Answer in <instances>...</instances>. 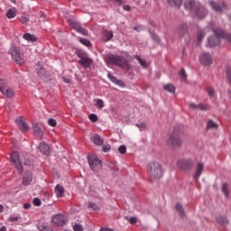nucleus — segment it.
Segmentation results:
<instances>
[{
	"label": "nucleus",
	"instance_id": "nucleus-34",
	"mask_svg": "<svg viewBox=\"0 0 231 231\" xmlns=\"http://www.w3.org/2000/svg\"><path fill=\"white\" fill-rule=\"evenodd\" d=\"M17 15V13L15 12V9H9L6 13L7 19H14Z\"/></svg>",
	"mask_w": 231,
	"mask_h": 231
},
{
	"label": "nucleus",
	"instance_id": "nucleus-59",
	"mask_svg": "<svg viewBox=\"0 0 231 231\" xmlns=\"http://www.w3.org/2000/svg\"><path fill=\"white\" fill-rule=\"evenodd\" d=\"M149 24L151 25L152 28H156V24H154V22L150 21Z\"/></svg>",
	"mask_w": 231,
	"mask_h": 231
},
{
	"label": "nucleus",
	"instance_id": "nucleus-62",
	"mask_svg": "<svg viewBox=\"0 0 231 231\" xmlns=\"http://www.w3.org/2000/svg\"><path fill=\"white\" fill-rule=\"evenodd\" d=\"M0 231H6V227H5V226H2V227L0 228Z\"/></svg>",
	"mask_w": 231,
	"mask_h": 231
},
{
	"label": "nucleus",
	"instance_id": "nucleus-8",
	"mask_svg": "<svg viewBox=\"0 0 231 231\" xmlns=\"http://www.w3.org/2000/svg\"><path fill=\"white\" fill-rule=\"evenodd\" d=\"M194 18L197 19V21H203L207 15H208V9L206 8L205 5L202 4L197 5V8L193 12Z\"/></svg>",
	"mask_w": 231,
	"mask_h": 231
},
{
	"label": "nucleus",
	"instance_id": "nucleus-35",
	"mask_svg": "<svg viewBox=\"0 0 231 231\" xmlns=\"http://www.w3.org/2000/svg\"><path fill=\"white\" fill-rule=\"evenodd\" d=\"M222 192L225 194L226 198H228V183L225 182L222 184Z\"/></svg>",
	"mask_w": 231,
	"mask_h": 231
},
{
	"label": "nucleus",
	"instance_id": "nucleus-29",
	"mask_svg": "<svg viewBox=\"0 0 231 231\" xmlns=\"http://www.w3.org/2000/svg\"><path fill=\"white\" fill-rule=\"evenodd\" d=\"M205 30L203 29H199L197 32V41L198 42H202L203 39H205Z\"/></svg>",
	"mask_w": 231,
	"mask_h": 231
},
{
	"label": "nucleus",
	"instance_id": "nucleus-44",
	"mask_svg": "<svg viewBox=\"0 0 231 231\" xmlns=\"http://www.w3.org/2000/svg\"><path fill=\"white\" fill-rule=\"evenodd\" d=\"M118 152H120V154H125V152H127V148L125 147V145H121L118 148Z\"/></svg>",
	"mask_w": 231,
	"mask_h": 231
},
{
	"label": "nucleus",
	"instance_id": "nucleus-32",
	"mask_svg": "<svg viewBox=\"0 0 231 231\" xmlns=\"http://www.w3.org/2000/svg\"><path fill=\"white\" fill-rule=\"evenodd\" d=\"M23 39H25V41H28L29 42H37V37H35L32 33L23 34Z\"/></svg>",
	"mask_w": 231,
	"mask_h": 231
},
{
	"label": "nucleus",
	"instance_id": "nucleus-5",
	"mask_svg": "<svg viewBox=\"0 0 231 231\" xmlns=\"http://www.w3.org/2000/svg\"><path fill=\"white\" fill-rule=\"evenodd\" d=\"M0 92L4 97H6V98H14V97H15V89L10 87L6 79H0Z\"/></svg>",
	"mask_w": 231,
	"mask_h": 231
},
{
	"label": "nucleus",
	"instance_id": "nucleus-26",
	"mask_svg": "<svg viewBox=\"0 0 231 231\" xmlns=\"http://www.w3.org/2000/svg\"><path fill=\"white\" fill-rule=\"evenodd\" d=\"M216 221L217 223H218V225H221L222 226H225V225H228L229 223L228 218L221 215L216 217Z\"/></svg>",
	"mask_w": 231,
	"mask_h": 231
},
{
	"label": "nucleus",
	"instance_id": "nucleus-56",
	"mask_svg": "<svg viewBox=\"0 0 231 231\" xmlns=\"http://www.w3.org/2000/svg\"><path fill=\"white\" fill-rule=\"evenodd\" d=\"M123 8H124V10H125L126 12H130V11H131V6H130V5H124Z\"/></svg>",
	"mask_w": 231,
	"mask_h": 231
},
{
	"label": "nucleus",
	"instance_id": "nucleus-45",
	"mask_svg": "<svg viewBox=\"0 0 231 231\" xmlns=\"http://www.w3.org/2000/svg\"><path fill=\"white\" fill-rule=\"evenodd\" d=\"M37 73L39 77L42 78L44 77V75H46V70L44 69V68H41L40 69L37 70Z\"/></svg>",
	"mask_w": 231,
	"mask_h": 231
},
{
	"label": "nucleus",
	"instance_id": "nucleus-24",
	"mask_svg": "<svg viewBox=\"0 0 231 231\" xmlns=\"http://www.w3.org/2000/svg\"><path fill=\"white\" fill-rule=\"evenodd\" d=\"M170 6H173L174 8H181V5H183V0H167Z\"/></svg>",
	"mask_w": 231,
	"mask_h": 231
},
{
	"label": "nucleus",
	"instance_id": "nucleus-16",
	"mask_svg": "<svg viewBox=\"0 0 231 231\" xmlns=\"http://www.w3.org/2000/svg\"><path fill=\"white\" fill-rule=\"evenodd\" d=\"M15 124L18 125L19 129L23 131V133H28V131H30V125H28L26 122L23 120L22 116L15 119Z\"/></svg>",
	"mask_w": 231,
	"mask_h": 231
},
{
	"label": "nucleus",
	"instance_id": "nucleus-51",
	"mask_svg": "<svg viewBox=\"0 0 231 231\" xmlns=\"http://www.w3.org/2000/svg\"><path fill=\"white\" fill-rule=\"evenodd\" d=\"M88 208H93L94 210H98V207H97V204L93 202L88 203Z\"/></svg>",
	"mask_w": 231,
	"mask_h": 231
},
{
	"label": "nucleus",
	"instance_id": "nucleus-64",
	"mask_svg": "<svg viewBox=\"0 0 231 231\" xmlns=\"http://www.w3.org/2000/svg\"><path fill=\"white\" fill-rule=\"evenodd\" d=\"M11 1V3H15V0H10Z\"/></svg>",
	"mask_w": 231,
	"mask_h": 231
},
{
	"label": "nucleus",
	"instance_id": "nucleus-53",
	"mask_svg": "<svg viewBox=\"0 0 231 231\" xmlns=\"http://www.w3.org/2000/svg\"><path fill=\"white\" fill-rule=\"evenodd\" d=\"M9 221H11L12 223L19 221V217H10Z\"/></svg>",
	"mask_w": 231,
	"mask_h": 231
},
{
	"label": "nucleus",
	"instance_id": "nucleus-23",
	"mask_svg": "<svg viewBox=\"0 0 231 231\" xmlns=\"http://www.w3.org/2000/svg\"><path fill=\"white\" fill-rule=\"evenodd\" d=\"M33 181V175L32 174V171H26L23 178V185H30Z\"/></svg>",
	"mask_w": 231,
	"mask_h": 231
},
{
	"label": "nucleus",
	"instance_id": "nucleus-14",
	"mask_svg": "<svg viewBox=\"0 0 231 231\" xmlns=\"http://www.w3.org/2000/svg\"><path fill=\"white\" fill-rule=\"evenodd\" d=\"M199 62L203 66H210L213 62L212 56L208 52H202L199 56Z\"/></svg>",
	"mask_w": 231,
	"mask_h": 231
},
{
	"label": "nucleus",
	"instance_id": "nucleus-30",
	"mask_svg": "<svg viewBox=\"0 0 231 231\" xmlns=\"http://www.w3.org/2000/svg\"><path fill=\"white\" fill-rule=\"evenodd\" d=\"M163 90L168 91V93H176V87L171 83L163 86Z\"/></svg>",
	"mask_w": 231,
	"mask_h": 231
},
{
	"label": "nucleus",
	"instance_id": "nucleus-15",
	"mask_svg": "<svg viewBox=\"0 0 231 231\" xmlns=\"http://www.w3.org/2000/svg\"><path fill=\"white\" fill-rule=\"evenodd\" d=\"M44 125L42 123H34L32 124V131L36 136L42 138L44 136Z\"/></svg>",
	"mask_w": 231,
	"mask_h": 231
},
{
	"label": "nucleus",
	"instance_id": "nucleus-55",
	"mask_svg": "<svg viewBox=\"0 0 231 231\" xmlns=\"http://www.w3.org/2000/svg\"><path fill=\"white\" fill-rule=\"evenodd\" d=\"M32 208V204L30 203L23 204V208H25V210H28V208Z\"/></svg>",
	"mask_w": 231,
	"mask_h": 231
},
{
	"label": "nucleus",
	"instance_id": "nucleus-4",
	"mask_svg": "<svg viewBox=\"0 0 231 231\" xmlns=\"http://www.w3.org/2000/svg\"><path fill=\"white\" fill-rule=\"evenodd\" d=\"M10 162L18 171L19 174H23V165H28V161H23V158L19 157L17 152H13L10 156Z\"/></svg>",
	"mask_w": 231,
	"mask_h": 231
},
{
	"label": "nucleus",
	"instance_id": "nucleus-41",
	"mask_svg": "<svg viewBox=\"0 0 231 231\" xmlns=\"http://www.w3.org/2000/svg\"><path fill=\"white\" fill-rule=\"evenodd\" d=\"M179 75L181 79H183V80H187V72L185 71V69H181Z\"/></svg>",
	"mask_w": 231,
	"mask_h": 231
},
{
	"label": "nucleus",
	"instance_id": "nucleus-1",
	"mask_svg": "<svg viewBox=\"0 0 231 231\" xmlns=\"http://www.w3.org/2000/svg\"><path fill=\"white\" fill-rule=\"evenodd\" d=\"M213 32L215 36H210L208 38V46L209 48H216V46H219V44H221V39H225L231 44L230 32H226L221 29H214Z\"/></svg>",
	"mask_w": 231,
	"mask_h": 231
},
{
	"label": "nucleus",
	"instance_id": "nucleus-43",
	"mask_svg": "<svg viewBox=\"0 0 231 231\" xmlns=\"http://www.w3.org/2000/svg\"><path fill=\"white\" fill-rule=\"evenodd\" d=\"M79 42L81 44H84V46H91V42H89L88 39H79Z\"/></svg>",
	"mask_w": 231,
	"mask_h": 231
},
{
	"label": "nucleus",
	"instance_id": "nucleus-18",
	"mask_svg": "<svg viewBox=\"0 0 231 231\" xmlns=\"http://www.w3.org/2000/svg\"><path fill=\"white\" fill-rule=\"evenodd\" d=\"M175 32L179 37H185V35L189 33V25H187V23L180 24L176 28Z\"/></svg>",
	"mask_w": 231,
	"mask_h": 231
},
{
	"label": "nucleus",
	"instance_id": "nucleus-40",
	"mask_svg": "<svg viewBox=\"0 0 231 231\" xmlns=\"http://www.w3.org/2000/svg\"><path fill=\"white\" fill-rule=\"evenodd\" d=\"M73 230L74 231H84V226L82 225L75 223L73 226Z\"/></svg>",
	"mask_w": 231,
	"mask_h": 231
},
{
	"label": "nucleus",
	"instance_id": "nucleus-22",
	"mask_svg": "<svg viewBox=\"0 0 231 231\" xmlns=\"http://www.w3.org/2000/svg\"><path fill=\"white\" fill-rule=\"evenodd\" d=\"M204 169H205V164H203V162H199L197 164L196 172L194 175V179L196 180V181H198V180H199V177L201 176V174H203Z\"/></svg>",
	"mask_w": 231,
	"mask_h": 231
},
{
	"label": "nucleus",
	"instance_id": "nucleus-3",
	"mask_svg": "<svg viewBox=\"0 0 231 231\" xmlns=\"http://www.w3.org/2000/svg\"><path fill=\"white\" fill-rule=\"evenodd\" d=\"M147 172L151 179L153 180H162L163 178V166L160 164L158 162H152L147 164Z\"/></svg>",
	"mask_w": 231,
	"mask_h": 231
},
{
	"label": "nucleus",
	"instance_id": "nucleus-11",
	"mask_svg": "<svg viewBox=\"0 0 231 231\" xmlns=\"http://www.w3.org/2000/svg\"><path fill=\"white\" fill-rule=\"evenodd\" d=\"M177 165L182 171H190L194 167V161L190 159L179 160Z\"/></svg>",
	"mask_w": 231,
	"mask_h": 231
},
{
	"label": "nucleus",
	"instance_id": "nucleus-37",
	"mask_svg": "<svg viewBox=\"0 0 231 231\" xmlns=\"http://www.w3.org/2000/svg\"><path fill=\"white\" fill-rule=\"evenodd\" d=\"M20 23H22V24H28V23H30V18L28 15L23 14L20 17Z\"/></svg>",
	"mask_w": 231,
	"mask_h": 231
},
{
	"label": "nucleus",
	"instance_id": "nucleus-48",
	"mask_svg": "<svg viewBox=\"0 0 231 231\" xmlns=\"http://www.w3.org/2000/svg\"><path fill=\"white\" fill-rule=\"evenodd\" d=\"M134 59H135V60H137L139 62V64H141V66H143V67L145 66V61L143 60V59L140 58V56H134Z\"/></svg>",
	"mask_w": 231,
	"mask_h": 231
},
{
	"label": "nucleus",
	"instance_id": "nucleus-42",
	"mask_svg": "<svg viewBox=\"0 0 231 231\" xmlns=\"http://www.w3.org/2000/svg\"><path fill=\"white\" fill-rule=\"evenodd\" d=\"M226 79H227V82L231 84V68L230 67H226Z\"/></svg>",
	"mask_w": 231,
	"mask_h": 231
},
{
	"label": "nucleus",
	"instance_id": "nucleus-19",
	"mask_svg": "<svg viewBox=\"0 0 231 231\" xmlns=\"http://www.w3.org/2000/svg\"><path fill=\"white\" fill-rule=\"evenodd\" d=\"M70 26H72L73 30H76L78 33H81L82 35H88V30L84 27H81L80 23L77 22H69Z\"/></svg>",
	"mask_w": 231,
	"mask_h": 231
},
{
	"label": "nucleus",
	"instance_id": "nucleus-52",
	"mask_svg": "<svg viewBox=\"0 0 231 231\" xmlns=\"http://www.w3.org/2000/svg\"><path fill=\"white\" fill-rule=\"evenodd\" d=\"M208 93L209 97H214V88H208Z\"/></svg>",
	"mask_w": 231,
	"mask_h": 231
},
{
	"label": "nucleus",
	"instance_id": "nucleus-13",
	"mask_svg": "<svg viewBox=\"0 0 231 231\" xmlns=\"http://www.w3.org/2000/svg\"><path fill=\"white\" fill-rule=\"evenodd\" d=\"M66 223H68V218L62 214L55 215L52 217V225H54V226H64Z\"/></svg>",
	"mask_w": 231,
	"mask_h": 231
},
{
	"label": "nucleus",
	"instance_id": "nucleus-25",
	"mask_svg": "<svg viewBox=\"0 0 231 231\" xmlns=\"http://www.w3.org/2000/svg\"><path fill=\"white\" fill-rule=\"evenodd\" d=\"M107 78L109 79V80H111V82H113L114 84H117V86H120L121 88L124 87V81L122 80H118L116 79V77L113 76L111 73H107Z\"/></svg>",
	"mask_w": 231,
	"mask_h": 231
},
{
	"label": "nucleus",
	"instance_id": "nucleus-7",
	"mask_svg": "<svg viewBox=\"0 0 231 231\" xmlns=\"http://www.w3.org/2000/svg\"><path fill=\"white\" fill-rule=\"evenodd\" d=\"M183 142L181 141V138H180V135H178V133L173 132L167 140V145L169 147H171V149H180L181 147Z\"/></svg>",
	"mask_w": 231,
	"mask_h": 231
},
{
	"label": "nucleus",
	"instance_id": "nucleus-63",
	"mask_svg": "<svg viewBox=\"0 0 231 231\" xmlns=\"http://www.w3.org/2000/svg\"><path fill=\"white\" fill-rule=\"evenodd\" d=\"M116 3H118V5H122V0H115Z\"/></svg>",
	"mask_w": 231,
	"mask_h": 231
},
{
	"label": "nucleus",
	"instance_id": "nucleus-9",
	"mask_svg": "<svg viewBox=\"0 0 231 231\" xmlns=\"http://www.w3.org/2000/svg\"><path fill=\"white\" fill-rule=\"evenodd\" d=\"M88 164L93 172H98L102 169V161L98 160L97 155L88 157Z\"/></svg>",
	"mask_w": 231,
	"mask_h": 231
},
{
	"label": "nucleus",
	"instance_id": "nucleus-54",
	"mask_svg": "<svg viewBox=\"0 0 231 231\" xmlns=\"http://www.w3.org/2000/svg\"><path fill=\"white\" fill-rule=\"evenodd\" d=\"M62 79H63V81H64L66 84H70V83H71V79H70V78L63 77Z\"/></svg>",
	"mask_w": 231,
	"mask_h": 231
},
{
	"label": "nucleus",
	"instance_id": "nucleus-57",
	"mask_svg": "<svg viewBox=\"0 0 231 231\" xmlns=\"http://www.w3.org/2000/svg\"><path fill=\"white\" fill-rule=\"evenodd\" d=\"M137 126L139 127L140 131H143L145 129L144 125H137Z\"/></svg>",
	"mask_w": 231,
	"mask_h": 231
},
{
	"label": "nucleus",
	"instance_id": "nucleus-47",
	"mask_svg": "<svg viewBox=\"0 0 231 231\" xmlns=\"http://www.w3.org/2000/svg\"><path fill=\"white\" fill-rule=\"evenodd\" d=\"M89 120H91V122H97L98 120V116H97V115L95 114H90L88 116Z\"/></svg>",
	"mask_w": 231,
	"mask_h": 231
},
{
	"label": "nucleus",
	"instance_id": "nucleus-50",
	"mask_svg": "<svg viewBox=\"0 0 231 231\" xmlns=\"http://www.w3.org/2000/svg\"><path fill=\"white\" fill-rule=\"evenodd\" d=\"M49 125H51V127H55V125H57V121L55 119H49L48 121Z\"/></svg>",
	"mask_w": 231,
	"mask_h": 231
},
{
	"label": "nucleus",
	"instance_id": "nucleus-60",
	"mask_svg": "<svg viewBox=\"0 0 231 231\" xmlns=\"http://www.w3.org/2000/svg\"><path fill=\"white\" fill-rule=\"evenodd\" d=\"M100 231H113V229L103 227L100 229Z\"/></svg>",
	"mask_w": 231,
	"mask_h": 231
},
{
	"label": "nucleus",
	"instance_id": "nucleus-33",
	"mask_svg": "<svg viewBox=\"0 0 231 231\" xmlns=\"http://www.w3.org/2000/svg\"><path fill=\"white\" fill-rule=\"evenodd\" d=\"M175 208L180 217H183V216H185V210L183 209V206H181V204L177 203L175 205Z\"/></svg>",
	"mask_w": 231,
	"mask_h": 231
},
{
	"label": "nucleus",
	"instance_id": "nucleus-49",
	"mask_svg": "<svg viewBox=\"0 0 231 231\" xmlns=\"http://www.w3.org/2000/svg\"><path fill=\"white\" fill-rule=\"evenodd\" d=\"M125 219H127L131 225L136 224V217H131L130 218L126 217Z\"/></svg>",
	"mask_w": 231,
	"mask_h": 231
},
{
	"label": "nucleus",
	"instance_id": "nucleus-21",
	"mask_svg": "<svg viewBox=\"0 0 231 231\" xmlns=\"http://www.w3.org/2000/svg\"><path fill=\"white\" fill-rule=\"evenodd\" d=\"M39 151L45 154L46 156H50L51 150L50 149V145H48L46 143H41L38 146Z\"/></svg>",
	"mask_w": 231,
	"mask_h": 231
},
{
	"label": "nucleus",
	"instance_id": "nucleus-17",
	"mask_svg": "<svg viewBox=\"0 0 231 231\" xmlns=\"http://www.w3.org/2000/svg\"><path fill=\"white\" fill-rule=\"evenodd\" d=\"M201 3L196 2V0H185L184 8L189 12H194L198 8V5Z\"/></svg>",
	"mask_w": 231,
	"mask_h": 231
},
{
	"label": "nucleus",
	"instance_id": "nucleus-46",
	"mask_svg": "<svg viewBox=\"0 0 231 231\" xmlns=\"http://www.w3.org/2000/svg\"><path fill=\"white\" fill-rule=\"evenodd\" d=\"M32 203L35 207H41L42 205V201L39 199V198L33 199Z\"/></svg>",
	"mask_w": 231,
	"mask_h": 231
},
{
	"label": "nucleus",
	"instance_id": "nucleus-39",
	"mask_svg": "<svg viewBox=\"0 0 231 231\" xmlns=\"http://www.w3.org/2000/svg\"><path fill=\"white\" fill-rule=\"evenodd\" d=\"M96 107H97V109H103L104 107V101L102 99H97L96 103H95Z\"/></svg>",
	"mask_w": 231,
	"mask_h": 231
},
{
	"label": "nucleus",
	"instance_id": "nucleus-28",
	"mask_svg": "<svg viewBox=\"0 0 231 231\" xmlns=\"http://www.w3.org/2000/svg\"><path fill=\"white\" fill-rule=\"evenodd\" d=\"M55 193L57 198H62V196H64V187L58 184L55 187Z\"/></svg>",
	"mask_w": 231,
	"mask_h": 231
},
{
	"label": "nucleus",
	"instance_id": "nucleus-36",
	"mask_svg": "<svg viewBox=\"0 0 231 231\" xmlns=\"http://www.w3.org/2000/svg\"><path fill=\"white\" fill-rule=\"evenodd\" d=\"M207 129H217V125L216 122L209 120L207 125Z\"/></svg>",
	"mask_w": 231,
	"mask_h": 231
},
{
	"label": "nucleus",
	"instance_id": "nucleus-61",
	"mask_svg": "<svg viewBox=\"0 0 231 231\" xmlns=\"http://www.w3.org/2000/svg\"><path fill=\"white\" fill-rule=\"evenodd\" d=\"M5 210V207H3V205L0 204V214L1 212H3Z\"/></svg>",
	"mask_w": 231,
	"mask_h": 231
},
{
	"label": "nucleus",
	"instance_id": "nucleus-31",
	"mask_svg": "<svg viewBox=\"0 0 231 231\" xmlns=\"http://www.w3.org/2000/svg\"><path fill=\"white\" fill-rule=\"evenodd\" d=\"M113 39V31H104L103 32V40L107 42Z\"/></svg>",
	"mask_w": 231,
	"mask_h": 231
},
{
	"label": "nucleus",
	"instance_id": "nucleus-38",
	"mask_svg": "<svg viewBox=\"0 0 231 231\" xmlns=\"http://www.w3.org/2000/svg\"><path fill=\"white\" fill-rule=\"evenodd\" d=\"M149 33L152 35V39L155 42H160V36H158V34H156L153 31L149 30Z\"/></svg>",
	"mask_w": 231,
	"mask_h": 231
},
{
	"label": "nucleus",
	"instance_id": "nucleus-2",
	"mask_svg": "<svg viewBox=\"0 0 231 231\" xmlns=\"http://www.w3.org/2000/svg\"><path fill=\"white\" fill-rule=\"evenodd\" d=\"M104 59L105 62L108 66H118L122 69H125V71H129V69H131V65H129L125 58L123 56L116 54H107Z\"/></svg>",
	"mask_w": 231,
	"mask_h": 231
},
{
	"label": "nucleus",
	"instance_id": "nucleus-27",
	"mask_svg": "<svg viewBox=\"0 0 231 231\" xmlns=\"http://www.w3.org/2000/svg\"><path fill=\"white\" fill-rule=\"evenodd\" d=\"M92 141L94 142V143L96 145H103L104 144V140L97 134H94V136L92 137Z\"/></svg>",
	"mask_w": 231,
	"mask_h": 231
},
{
	"label": "nucleus",
	"instance_id": "nucleus-6",
	"mask_svg": "<svg viewBox=\"0 0 231 231\" xmlns=\"http://www.w3.org/2000/svg\"><path fill=\"white\" fill-rule=\"evenodd\" d=\"M76 55L79 57V63L85 69L91 68V64H93V60L89 58L88 52L83 50H77Z\"/></svg>",
	"mask_w": 231,
	"mask_h": 231
},
{
	"label": "nucleus",
	"instance_id": "nucleus-10",
	"mask_svg": "<svg viewBox=\"0 0 231 231\" xmlns=\"http://www.w3.org/2000/svg\"><path fill=\"white\" fill-rule=\"evenodd\" d=\"M10 53L13 60H14L16 64H24V56L23 55V53H21V51H19L17 48L12 47L10 50Z\"/></svg>",
	"mask_w": 231,
	"mask_h": 231
},
{
	"label": "nucleus",
	"instance_id": "nucleus-58",
	"mask_svg": "<svg viewBox=\"0 0 231 231\" xmlns=\"http://www.w3.org/2000/svg\"><path fill=\"white\" fill-rule=\"evenodd\" d=\"M111 149L110 147L103 146V152H107Z\"/></svg>",
	"mask_w": 231,
	"mask_h": 231
},
{
	"label": "nucleus",
	"instance_id": "nucleus-20",
	"mask_svg": "<svg viewBox=\"0 0 231 231\" xmlns=\"http://www.w3.org/2000/svg\"><path fill=\"white\" fill-rule=\"evenodd\" d=\"M189 107H190V109H199V111H208L210 109V106L201 103L199 105H196L194 103H189Z\"/></svg>",
	"mask_w": 231,
	"mask_h": 231
},
{
	"label": "nucleus",
	"instance_id": "nucleus-12",
	"mask_svg": "<svg viewBox=\"0 0 231 231\" xmlns=\"http://www.w3.org/2000/svg\"><path fill=\"white\" fill-rule=\"evenodd\" d=\"M209 6H211V8L218 14H222L223 10H228V5H226V3L225 2L222 3V5H220L219 3L214 0H211L209 2Z\"/></svg>",
	"mask_w": 231,
	"mask_h": 231
}]
</instances>
